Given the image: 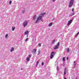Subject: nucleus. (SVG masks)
Segmentation results:
<instances>
[{
	"label": "nucleus",
	"instance_id": "nucleus-28",
	"mask_svg": "<svg viewBox=\"0 0 79 79\" xmlns=\"http://www.w3.org/2000/svg\"><path fill=\"white\" fill-rule=\"evenodd\" d=\"M25 11V10H23L22 11V13H24V12Z\"/></svg>",
	"mask_w": 79,
	"mask_h": 79
},
{
	"label": "nucleus",
	"instance_id": "nucleus-2",
	"mask_svg": "<svg viewBox=\"0 0 79 79\" xmlns=\"http://www.w3.org/2000/svg\"><path fill=\"white\" fill-rule=\"evenodd\" d=\"M74 3V0H71L69 5V8H71Z\"/></svg>",
	"mask_w": 79,
	"mask_h": 79
},
{
	"label": "nucleus",
	"instance_id": "nucleus-14",
	"mask_svg": "<svg viewBox=\"0 0 79 79\" xmlns=\"http://www.w3.org/2000/svg\"><path fill=\"white\" fill-rule=\"evenodd\" d=\"M8 34H7L5 36V39H7L8 36Z\"/></svg>",
	"mask_w": 79,
	"mask_h": 79
},
{
	"label": "nucleus",
	"instance_id": "nucleus-33",
	"mask_svg": "<svg viewBox=\"0 0 79 79\" xmlns=\"http://www.w3.org/2000/svg\"><path fill=\"white\" fill-rule=\"evenodd\" d=\"M55 0H52V1L54 2H55Z\"/></svg>",
	"mask_w": 79,
	"mask_h": 79
},
{
	"label": "nucleus",
	"instance_id": "nucleus-26",
	"mask_svg": "<svg viewBox=\"0 0 79 79\" xmlns=\"http://www.w3.org/2000/svg\"><path fill=\"white\" fill-rule=\"evenodd\" d=\"M56 69H57V71H59V68L58 67H57Z\"/></svg>",
	"mask_w": 79,
	"mask_h": 79
},
{
	"label": "nucleus",
	"instance_id": "nucleus-32",
	"mask_svg": "<svg viewBox=\"0 0 79 79\" xmlns=\"http://www.w3.org/2000/svg\"><path fill=\"white\" fill-rule=\"evenodd\" d=\"M74 67H75V66H76V64H74Z\"/></svg>",
	"mask_w": 79,
	"mask_h": 79
},
{
	"label": "nucleus",
	"instance_id": "nucleus-6",
	"mask_svg": "<svg viewBox=\"0 0 79 79\" xmlns=\"http://www.w3.org/2000/svg\"><path fill=\"white\" fill-rule=\"evenodd\" d=\"M73 19H71L70 21H68V23L67 24V25L68 26H69L71 23H72V22H73Z\"/></svg>",
	"mask_w": 79,
	"mask_h": 79
},
{
	"label": "nucleus",
	"instance_id": "nucleus-24",
	"mask_svg": "<svg viewBox=\"0 0 79 79\" xmlns=\"http://www.w3.org/2000/svg\"><path fill=\"white\" fill-rule=\"evenodd\" d=\"M38 45H39V46L40 47H41V44H39Z\"/></svg>",
	"mask_w": 79,
	"mask_h": 79
},
{
	"label": "nucleus",
	"instance_id": "nucleus-16",
	"mask_svg": "<svg viewBox=\"0 0 79 79\" xmlns=\"http://www.w3.org/2000/svg\"><path fill=\"white\" fill-rule=\"evenodd\" d=\"M67 52H69V48H67Z\"/></svg>",
	"mask_w": 79,
	"mask_h": 79
},
{
	"label": "nucleus",
	"instance_id": "nucleus-27",
	"mask_svg": "<svg viewBox=\"0 0 79 79\" xmlns=\"http://www.w3.org/2000/svg\"><path fill=\"white\" fill-rule=\"evenodd\" d=\"M31 56H32L31 55H29V57L31 58Z\"/></svg>",
	"mask_w": 79,
	"mask_h": 79
},
{
	"label": "nucleus",
	"instance_id": "nucleus-34",
	"mask_svg": "<svg viewBox=\"0 0 79 79\" xmlns=\"http://www.w3.org/2000/svg\"><path fill=\"white\" fill-rule=\"evenodd\" d=\"M27 35V37H28V35Z\"/></svg>",
	"mask_w": 79,
	"mask_h": 79
},
{
	"label": "nucleus",
	"instance_id": "nucleus-7",
	"mask_svg": "<svg viewBox=\"0 0 79 79\" xmlns=\"http://www.w3.org/2000/svg\"><path fill=\"white\" fill-rule=\"evenodd\" d=\"M68 72V70H66V68L64 69V75H66V73Z\"/></svg>",
	"mask_w": 79,
	"mask_h": 79
},
{
	"label": "nucleus",
	"instance_id": "nucleus-1",
	"mask_svg": "<svg viewBox=\"0 0 79 79\" xmlns=\"http://www.w3.org/2000/svg\"><path fill=\"white\" fill-rule=\"evenodd\" d=\"M45 15V12L40 14L36 18V20L35 21V23H38L40 21H41L42 22H44V20L42 19V18Z\"/></svg>",
	"mask_w": 79,
	"mask_h": 79
},
{
	"label": "nucleus",
	"instance_id": "nucleus-8",
	"mask_svg": "<svg viewBox=\"0 0 79 79\" xmlns=\"http://www.w3.org/2000/svg\"><path fill=\"white\" fill-rule=\"evenodd\" d=\"M36 18H37V16L36 15H35L33 16V20H35Z\"/></svg>",
	"mask_w": 79,
	"mask_h": 79
},
{
	"label": "nucleus",
	"instance_id": "nucleus-17",
	"mask_svg": "<svg viewBox=\"0 0 79 79\" xmlns=\"http://www.w3.org/2000/svg\"><path fill=\"white\" fill-rule=\"evenodd\" d=\"M29 60H30V59L29 57H27V61H29Z\"/></svg>",
	"mask_w": 79,
	"mask_h": 79
},
{
	"label": "nucleus",
	"instance_id": "nucleus-30",
	"mask_svg": "<svg viewBox=\"0 0 79 79\" xmlns=\"http://www.w3.org/2000/svg\"><path fill=\"white\" fill-rule=\"evenodd\" d=\"M44 62H42V66H44Z\"/></svg>",
	"mask_w": 79,
	"mask_h": 79
},
{
	"label": "nucleus",
	"instance_id": "nucleus-9",
	"mask_svg": "<svg viewBox=\"0 0 79 79\" xmlns=\"http://www.w3.org/2000/svg\"><path fill=\"white\" fill-rule=\"evenodd\" d=\"M24 34L25 35H27L29 34V31H27L25 32Z\"/></svg>",
	"mask_w": 79,
	"mask_h": 79
},
{
	"label": "nucleus",
	"instance_id": "nucleus-19",
	"mask_svg": "<svg viewBox=\"0 0 79 79\" xmlns=\"http://www.w3.org/2000/svg\"><path fill=\"white\" fill-rule=\"evenodd\" d=\"M55 40H53L52 41V44H54V43H55Z\"/></svg>",
	"mask_w": 79,
	"mask_h": 79
},
{
	"label": "nucleus",
	"instance_id": "nucleus-23",
	"mask_svg": "<svg viewBox=\"0 0 79 79\" xmlns=\"http://www.w3.org/2000/svg\"><path fill=\"white\" fill-rule=\"evenodd\" d=\"M11 2H12V1H10L9 2V4H10V5H11Z\"/></svg>",
	"mask_w": 79,
	"mask_h": 79
},
{
	"label": "nucleus",
	"instance_id": "nucleus-18",
	"mask_svg": "<svg viewBox=\"0 0 79 79\" xmlns=\"http://www.w3.org/2000/svg\"><path fill=\"white\" fill-rule=\"evenodd\" d=\"M79 32H78L76 35H75V37H77V36H78V35H79Z\"/></svg>",
	"mask_w": 79,
	"mask_h": 79
},
{
	"label": "nucleus",
	"instance_id": "nucleus-29",
	"mask_svg": "<svg viewBox=\"0 0 79 79\" xmlns=\"http://www.w3.org/2000/svg\"><path fill=\"white\" fill-rule=\"evenodd\" d=\"M72 11H73V12H74V8H73L72 9Z\"/></svg>",
	"mask_w": 79,
	"mask_h": 79
},
{
	"label": "nucleus",
	"instance_id": "nucleus-36",
	"mask_svg": "<svg viewBox=\"0 0 79 79\" xmlns=\"http://www.w3.org/2000/svg\"><path fill=\"white\" fill-rule=\"evenodd\" d=\"M64 79H66V78H64Z\"/></svg>",
	"mask_w": 79,
	"mask_h": 79
},
{
	"label": "nucleus",
	"instance_id": "nucleus-22",
	"mask_svg": "<svg viewBox=\"0 0 79 79\" xmlns=\"http://www.w3.org/2000/svg\"><path fill=\"white\" fill-rule=\"evenodd\" d=\"M63 59V60L64 61H65V58H64V57H63L62 58Z\"/></svg>",
	"mask_w": 79,
	"mask_h": 79
},
{
	"label": "nucleus",
	"instance_id": "nucleus-13",
	"mask_svg": "<svg viewBox=\"0 0 79 79\" xmlns=\"http://www.w3.org/2000/svg\"><path fill=\"white\" fill-rule=\"evenodd\" d=\"M52 26V23L51 22L48 25L49 27H51Z\"/></svg>",
	"mask_w": 79,
	"mask_h": 79
},
{
	"label": "nucleus",
	"instance_id": "nucleus-12",
	"mask_svg": "<svg viewBox=\"0 0 79 79\" xmlns=\"http://www.w3.org/2000/svg\"><path fill=\"white\" fill-rule=\"evenodd\" d=\"M74 15V13H71L70 14V16H73V15Z\"/></svg>",
	"mask_w": 79,
	"mask_h": 79
},
{
	"label": "nucleus",
	"instance_id": "nucleus-37",
	"mask_svg": "<svg viewBox=\"0 0 79 79\" xmlns=\"http://www.w3.org/2000/svg\"><path fill=\"white\" fill-rule=\"evenodd\" d=\"M21 70H22V69H21Z\"/></svg>",
	"mask_w": 79,
	"mask_h": 79
},
{
	"label": "nucleus",
	"instance_id": "nucleus-31",
	"mask_svg": "<svg viewBox=\"0 0 79 79\" xmlns=\"http://www.w3.org/2000/svg\"><path fill=\"white\" fill-rule=\"evenodd\" d=\"M69 57H67V60H68Z\"/></svg>",
	"mask_w": 79,
	"mask_h": 79
},
{
	"label": "nucleus",
	"instance_id": "nucleus-10",
	"mask_svg": "<svg viewBox=\"0 0 79 79\" xmlns=\"http://www.w3.org/2000/svg\"><path fill=\"white\" fill-rule=\"evenodd\" d=\"M37 51V49H35L33 51V53L34 54H35L36 53V51Z\"/></svg>",
	"mask_w": 79,
	"mask_h": 79
},
{
	"label": "nucleus",
	"instance_id": "nucleus-21",
	"mask_svg": "<svg viewBox=\"0 0 79 79\" xmlns=\"http://www.w3.org/2000/svg\"><path fill=\"white\" fill-rule=\"evenodd\" d=\"M29 40V39H28V38H27V39H26V40H25V42H27V40Z\"/></svg>",
	"mask_w": 79,
	"mask_h": 79
},
{
	"label": "nucleus",
	"instance_id": "nucleus-5",
	"mask_svg": "<svg viewBox=\"0 0 79 79\" xmlns=\"http://www.w3.org/2000/svg\"><path fill=\"white\" fill-rule=\"evenodd\" d=\"M27 21H25L23 22V27H26V26H27Z\"/></svg>",
	"mask_w": 79,
	"mask_h": 79
},
{
	"label": "nucleus",
	"instance_id": "nucleus-35",
	"mask_svg": "<svg viewBox=\"0 0 79 79\" xmlns=\"http://www.w3.org/2000/svg\"><path fill=\"white\" fill-rule=\"evenodd\" d=\"M75 61H74V64H75Z\"/></svg>",
	"mask_w": 79,
	"mask_h": 79
},
{
	"label": "nucleus",
	"instance_id": "nucleus-3",
	"mask_svg": "<svg viewBox=\"0 0 79 79\" xmlns=\"http://www.w3.org/2000/svg\"><path fill=\"white\" fill-rule=\"evenodd\" d=\"M55 55V52H52L51 54V56H50V58L51 59H52V58H53V56H54V55Z\"/></svg>",
	"mask_w": 79,
	"mask_h": 79
},
{
	"label": "nucleus",
	"instance_id": "nucleus-11",
	"mask_svg": "<svg viewBox=\"0 0 79 79\" xmlns=\"http://www.w3.org/2000/svg\"><path fill=\"white\" fill-rule=\"evenodd\" d=\"M15 50V48H14L12 47L11 49L10 50V52H13Z\"/></svg>",
	"mask_w": 79,
	"mask_h": 79
},
{
	"label": "nucleus",
	"instance_id": "nucleus-25",
	"mask_svg": "<svg viewBox=\"0 0 79 79\" xmlns=\"http://www.w3.org/2000/svg\"><path fill=\"white\" fill-rule=\"evenodd\" d=\"M39 61H37V66L38 65V64H39Z\"/></svg>",
	"mask_w": 79,
	"mask_h": 79
},
{
	"label": "nucleus",
	"instance_id": "nucleus-4",
	"mask_svg": "<svg viewBox=\"0 0 79 79\" xmlns=\"http://www.w3.org/2000/svg\"><path fill=\"white\" fill-rule=\"evenodd\" d=\"M59 45H60V42H58L57 44L55 45V47L54 48V50L58 49V47H59Z\"/></svg>",
	"mask_w": 79,
	"mask_h": 79
},
{
	"label": "nucleus",
	"instance_id": "nucleus-20",
	"mask_svg": "<svg viewBox=\"0 0 79 79\" xmlns=\"http://www.w3.org/2000/svg\"><path fill=\"white\" fill-rule=\"evenodd\" d=\"M40 52H41V51L39 50L38 51V55L40 53Z\"/></svg>",
	"mask_w": 79,
	"mask_h": 79
},
{
	"label": "nucleus",
	"instance_id": "nucleus-15",
	"mask_svg": "<svg viewBox=\"0 0 79 79\" xmlns=\"http://www.w3.org/2000/svg\"><path fill=\"white\" fill-rule=\"evenodd\" d=\"M15 27H12V31H15Z\"/></svg>",
	"mask_w": 79,
	"mask_h": 79
}]
</instances>
